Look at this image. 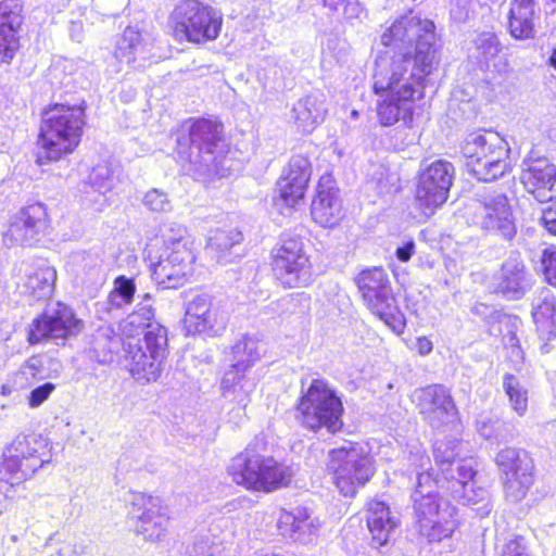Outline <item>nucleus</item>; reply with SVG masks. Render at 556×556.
Listing matches in <instances>:
<instances>
[{"label":"nucleus","instance_id":"1","mask_svg":"<svg viewBox=\"0 0 556 556\" xmlns=\"http://www.w3.org/2000/svg\"><path fill=\"white\" fill-rule=\"evenodd\" d=\"M434 29L431 20L409 12L382 34L381 43L393 46L377 56L372 74L375 93L386 92L377 104L382 126L412 124L415 100L422 97L425 78L435 62Z\"/></svg>","mask_w":556,"mask_h":556},{"label":"nucleus","instance_id":"2","mask_svg":"<svg viewBox=\"0 0 556 556\" xmlns=\"http://www.w3.org/2000/svg\"><path fill=\"white\" fill-rule=\"evenodd\" d=\"M84 108L54 104L42 114L38 137L37 162L59 161L72 153L80 142L85 125Z\"/></svg>","mask_w":556,"mask_h":556},{"label":"nucleus","instance_id":"3","mask_svg":"<svg viewBox=\"0 0 556 556\" xmlns=\"http://www.w3.org/2000/svg\"><path fill=\"white\" fill-rule=\"evenodd\" d=\"M435 481L429 471L418 472L414 502L415 521L419 533L429 542L448 538L457 527L456 508L439 495Z\"/></svg>","mask_w":556,"mask_h":556},{"label":"nucleus","instance_id":"4","mask_svg":"<svg viewBox=\"0 0 556 556\" xmlns=\"http://www.w3.org/2000/svg\"><path fill=\"white\" fill-rule=\"evenodd\" d=\"M510 149L506 140L492 130L468 134L462 153L468 160V172L480 181H492L510 170Z\"/></svg>","mask_w":556,"mask_h":556},{"label":"nucleus","instance_id":"5","mask_svg":"<svg viewBox=\"0 0 556 556\" xmlns=\"http://www.w3.org/2000/svg\"><path fill=\"white\" fill-rule=\"evenodd\" d=\"M343 410L341 399L327 380L313 379L306 389L302 382L296 412L303 427L315 432L326 429L336 433L343 427Z\"/></svg>","mask_w":556,"mask_h":556},{"label":"nucleus","instance_id":"6","mask_svg":"<svg viewBox=\"0 0 556 556\" xmlns=\"http://www.w3.org/2000/svg\"><path fill=\"white\" fill-rule=\"evenodd\" d=\"M233 482L248 490L271 492L288 486L293 471L290 467L255 453L251 447L236 455L228 466Z\"/></svg>","mask_w":556,"mask_h":556},{"label":"nucleus","instance_id":"7","mask_svg":"<svg viewBox=\"0 0 556 556\" xmlns=\"http://www.w3.org/2000/svg\"><path fill=\"white\" fill-rule=\"evenodd\" d=\"M51 458V447L46 438L20 434L3 450L0 477L11 485H18L50 464Z\"/></svg>","mask_w":556,"mask_h":556},{"label":"nucleus","instance_id":"8","mask_svg":"<svg viewBox=\"0 0 556 556\" xmlns=\"http://www.w3.org/2000/svg\"><path fill=\"white\" fill-rule=\"evenodd\" d=\"M467 223L480 230L510 240L517 232L513 207L506 193L483 188L465 207Z\"/></svg>","mask_w":556,"mask_h":556},{"label":"nucleus","instance_id":"9","mask_svg":"<svg viewBox=\"0 0 556 556\" xmlns=\"http://www.w3.org/2000/svg\"><path fill=\"white\" fill-rule=\"evenodd\" d=\"M327 470L333 483L345 497H352L374 476L372 457L366 447L349 442L328 453Z\"/></svg>","mask_w":556,"mask_h":556},{"label":"nucleus","instance_id":"10","mask_svg":"<svg viewBox=\"0 0 556 556\" xmlns=\"http://www.w3.org/2000/svg\"><path fill=\"white\" fill-rule=\"evenodd\" d=\"M367 307L395 333L404 331L406 320L397 308L388 275L381 267L363 270L357 279Z\"/></svg>","mask_w":556,"mask_h":556},{"label":"nucleus","instance_id":"11","mask_svg":"<svg viewBox=\"0 0 556 556\" xmlns=\"http://www.w3.org/2000/svg\"><path fill=\"white\" fill-rule=\"evenodd\" d=\"M173 31L177 40L202 42L215 39L222 27V14L198 0L180 2L173 13Z\"/></svg>","mask_w":556,"mask_h":556},{"label":"nucleus","instance_id":"12","mask_svg":"<svg viewBox=\"0 0 556 556\" xmlns=\"http://www.w3.org/2000/svg\"><path fill=\"white\" fill-rule=\"evenodd\" d=\"M273 270L276 278L287 288H301L312 281L308 256L300 238L283 237L274 250Z\"/></svg>","mask_w":556,"mask_h":556},{"label":"nucleus","instance_id":"13","mask_svg":"<svg viewBox=\"0 0 556 556\" xmlns=\"http://www.w3.org/2000/svg\"><path fill=\"white\" fill-rule=\"evenodd\" d=\"M83 324L71 307L63 303L49 305L28 326V342L38 344L46 341H64L80 332Z\"/></svg>","mask_w":556,"mask_h":556},{"label":"nucleus","instance_id":"14","mask_svg":"<svg viewBox=\"0 0 556 556\" xmlns=\"http://www.w3.org/2000/svg\"><path fill=\"white\" fill-rule=\"evenodd\" d=\"M128 515L135 523V530L148 541H157L165 535L169 522L168 507L159 496L141 492H130Z\"/></svg>","mask_w":556,"mask_h":556},{"label":"nucleus","instance_id":"15","mask_svg":"<svg viewBox=\"0 0 556 556\" xmlns=\"http://www.w3.org/2000/svg\"><path fill=\"white\" fill-rule=\"evenodd\" d=\"M454 174V165L444 160L431 163L420 174L415 199L424 215L431 216L446 202Z\"/></svg>","mask_w":556,"mask_h":556},{"label":"nucleus","instance_id":"16","mask_svg":"<svg viewBox=\"0 0 556 556\" xmlns=\"http://www.w3.org/2000/svg\"><path fill=\"white\" fill-rule=\"evenodd\" d=\"M504 476L506 497L511 502L521 501L533 483V460L522 448L505 447L495 458Z\"/></svg>","mask_w":556,"mask_h":556},{"label":"nucleus","instance_id":"17","mask_svg":"<svg viewBox=\"0 0 556 556\" xmlns=\"http://www.w3.org/2000/svg\"><path fill=\"white\" fill-rule=\"evenodd\" d=\"M194 261L193 245L187 247L185 243L163 249L157 262L150 264L151 277L163 289L178 288L192 273Z\"/></svg>","mask_w":556,"mask_h":556},{"label":"nucleus","instance_id":"18","mask_svg":"<svg viewBox=\"0 0 556 556\" xmlns=\"http://www.w3.org/2000/svg\"><path fill=\"white\" fill-rule=\"evenodd\" d=\"M50 218L47 206L35 202L22 207L12 218L4 233L8 244L31 245L48 233Z\"/></svg>","mask_w":556,"mask_h":556},{"label":"nucleus","instance_id":"19","mask_svg":"<svg viewBox=\"0 0 556 556\" xmlns=\"http://www.w3.org/2000/svg\"><path fill=\"white\" fill-rule=\"evenodd\" d=\"M477 470L475 462L459 463L457 477H451L445 490L452 498L464 506H470L476 514L483 518L491 511L490 493L485 488L476 485Z\"/></svg>","mask_w":556,"mask_h":556},{"label":"nucleus","instance_id":"20","mask_svg":"<svg viewBox=\"0 0 556 556\" xmlns=\"http://www.w3.org/2000/svg\"><path fill=\"white\" fill-rule=\"evenodd\" d=\"M477 470L475 462L459 463L457 477H451L445 490L452 498L464 506H470L476 514L483 518L491 511L490 493L485 488L476 485Z\"/></svg>","mask_w":556,"mask_h":556},{"label":"nucleus","instance_id":"21","mask_svg":"<svg viewBox=\"0 0 556 556\" xmlns=\"http://www.w3.org/2000/svg\"><path fill=\"white\" fill-rule=\"evenodd\" d=\"M15 283L29 303L49 299L54 290L56 270L46 261H23L15 267Z\"/></svg>","mask_w":556,"mask_h":556},{"label":"nucleus","instance_id":"22","mask_svg":"<svg viewBox=\"0 0 556 556\" xmlns=\"http://www.w3.org/2000/svg\"><path fill=\"white\" fill-rule=\"evenodd\" d=\"M188 332L219 336L226 328L227 315L206 293L194 295L186 305Z\"/></svg>","mask_w":556,"mask_h":556},{"label":"nucleus","instance_id":"23","mask_svg":"<svg viewBox=\"0 0 556 556\" xmlns=\"http://www.w3.org/2000/svg\"><path fill=\"white\" fill-rule=\"evenodd\" d=\"M417 408L432 428H440L456 418L453 397L444 386L432 384L415 391Z\"/></svg>","mask_w":556,"mask_h":556},{"label":"nucleus","instance_id":"24","mask_svg":"<svg viewBox=\"0 0 556 556\" xmlns=\"http://www.w3.org/2000/svg\"><path fill=\"white\" fill-rule=\"evenodd\" d=\"M222 130L220 124L206 118L193 121L189 127L191 163L203 167L202 172L207 176L214 172V149L220 140Z\"/></svg>","mask_w":556,"mask_h":556},{"label":"nucleus","instance_id":"25","mask_svg":"<svg viewBox=\"0 0 556 556\" xmlns=\"http://www.w3.org/2000/svg\"><path fill=\"white\" fill-rule=\"evenodd\" d=\"M154 313L151 306H143L140 311L129 314L121 324V334H116L111 328H102L96 336V350L116 353L124 341L137 340L144 334Z\"/></svg>","mask_w":556,"mask_h":556},{"label":"nucleus","instance_id":"26","mask_svg":"<svg viewBox=\"0 0 556 556\" xmlns=\"http://www.w3.org/2000/svg\"><path fill=\"white\" fill-rule=\"evenodd\" d=\"M456 441L454 440H442L435 441L433 445V456L435 465L440 470V476H433V469L428 468L430 459L424 454L420 448H417L415 453H412V463L416 469V477L418 472L429 471L432 473V480L435 481V485H440V489H444L448 484L451 477H457V465L459 463L473 462V459H456Z\"/></svg>","mask_w":556,"mask_h":556},{"label":"nucleus","instance_id":"27","mask_svg":"<svg viewBox=\"0 0 556 556\" xmlns=\"http://www.w3.org/2000/svg\"><path fill=\"white\" fill-rule=\"evenodd\" d=\"M311 174L312 166L306 156L299 154L290 159L277 184L279 198L287 206H294L303 199Z\"/></svg>","mask_w":556,"mask_h":556},{"label":"nucleus","instance_id":"28","mask_svg":"<svg viewBox=\"0 0 556 556\" xmlns=\"http://www.w3.org/2000/svg\"><path fill=\"white\" fill-rule=\"evenodd\" d=\"M312 218L323 227L336 226L342 217V204L339 191L329 175L323 176L311 205Z\"/></svg>","mask_w":556,"mask_h":556},{"label":"nucleus","instance_id":"29","mask_svg":"<svg viewBox=\"0 0 556 556\" xmlns=\"http://www.w3.org/2000/svg\"><path fill=\"white\" fill-rule=\"evenodd\" d=\"M256 381L247 371L229 368L222 379L223 396L237 404L230 414H233V424L239 425L245 417V407L250 403V395L255 390Z\"/></svg>","mask_w":556,"mask_h":556},{"label":"nucleus","instance_id":"30","mask_svg":"<svg viewBox=\"0 0 556 556\" xmlns=\"http://www.w3.org/2000/svg\"><path fill=\"white\" fill-rule=\"evenodd\" d=\"M18 0L0 2V63L10 62L18 48L17 29L22 25Z\"/></svg>","mask_w":556,"mask_h":556},{"label":"nucleus","instance_id":"31","mask_svg":"<svg viewBox=\"0 0 556 556\" xmlns=\"http://www.w3.org/2000/svg\"><path fill=\"white\" fill-rule=\"evenodd\" d=\"M123 364L138 382L151 383L161 377L164 358H151L138 343H123Z\"/></svg>","mask_w":556,"mask_h":556},{"label":"nucleus","instance_id":"32","mask_svg":"<svg viewBox=\"0 0 556 556\" xmlns=\"http://www.w3.org/2000/svg\"><path fill=\"white\" fill-rule=\"evenodd\" d=\"M527 191L541 203L556 199V167L545 161L531 164L521 176Z\"/></svg>","mask_w":556,"mask_h":556},{"label":"nucleus","instance_id":"33","mask_svg":"<svg viewBox=\"0 0 556 556\" xmlns=\"http://www.w3.org/2000/svg\"><path fill=\"white\" fill-rule=\"evenodd\" d=\"M399 526V518L382 501L372 500L367 505V527L376 547L386 545Z\"/></svg>","mask_w":556,"mask_h":556},{"label":"nucleus","instance_id":"34","mask_svg":"<svg viewBox=\"0 0 556 556\" xmlns=\"http://www.w3.org/2000/svg\"><path fill=\"white\" fill-rule=\"evenodd\" d=\"M496 291L508 300L521 298L528 287V274L518 256L508 257L495 277Z\"/></svg>","mask_w":556,"mask_h":556},{"label":"nucleus","instance_id":"35","mask_svg":"<svg viewBox=\"0 0 556 556\" xmlns=\"http://www.w3.org/2000/svg\"><path fill=\"white\" fill-rule=\"evenodd\" d=\"M326 113L325 94L314 92L300 99L293 105L291 118L300 131L309 134L324 121Z\"/></svg>","mask_w":556,"mask_h":556},{"label":"nucleus","instance_id":"36","mask_svg":"<svg viewBox=\"0 0 556 556\" xmlns=\"http://www.w3.org/2000/svg\"><path fill=\"white\" fill-rule=\"evenodd\" d=\"M152 46L153 42L148 33H140L134 27H127L117 40L114 55L119 62L127 64L137 60L146 61L153 56Z\"/></svg>","mask_w":556,"mask_h":556},{"label":"nucleus","instance_id":"37","mask_svg":"<svg viewBox=\"0 0 556 556\" xmlns=\"http://www.w3.org/2000/svg\"><path fill=\"white\" fill-rule=\"evenodd\" d=\"M532 317L542 340L556 337V298L548 290H542L532 302Z\"/></svg>","mask_w":556,"mask_h":556},{"label":"nucleus","instance_id":"38","mask_svg":"<svg viewBox=\"0 0 556 556\" xmlns=\"http://www.w3.org/2000/svg\"><path fill=\"white\" fill-rule=\"evenodd\" d=\"M277 528L282 536L302 541L314 532L316 525L306 508L296 507L291 511L280 510Z\"/></svg>","mask_w":556,"mask_h":556},{"label":"nucleus","instance_id":"39","mask_svg":"<svg viewBox=\"0 0 556 556\" xmlns=\"http://www.w3.org/2000/svg\"><path fill=\"white\" fill-rule=\"evenodd\" d=\"M501 50L502 46L497 36L492 31H482L471 40L469 56L475 59L481 67H493L501 72L506 66V62H496Z\"/></svg>","mask_w":556,"mask_h":556},{"label":"nucleus","instance_id":"40","mask_svg":"<svg viewBox=\"0 0 556 556\" xmlns=\"http://www.w3.org/2000/svg\"><path fill=\"white\" fill-rule=\"evenodd\" d=\"M534 13L533 0H514L511 2L508 21L511 37L517 40L534 38Z\"/></svg>","mask_w":556,"mask_h":556},{"label":"nucleus","instance_id":"41","mask_svg":"<svg viewBox=\"0 0 556 556\" xmlns=\"http://www.w3.org/2000/svg\"><path fill=\"white\" fill-rule=\"evenodd\" d=\"M167 330L160 324H154L148 326L144 334L137 340L124 341L123 343H138L142 348V352L144 354H149V356L153 359L155 357H161L166 359L168 350H167Z\"/></svg>","mask_w":556,"mask_h":556},{"label":"nucleus","instance_id":"42","mask_svg":"<svg viewBox=\"0 0 556 556\" xmlns=\"http://www.w3.org/2000/svg\"><path fill=\"white\" fill-rule=\"evenodd\" d=\"M232 355L230 368L247 371L261 358L260 343L253 338H243L233 345Z\"/></svg>","mask_w":556,"mask_h":556},{"label":"nucleus","instance_id":"43","mask_svg":"<svg viewBox=\"0 0 556 556\" xmlns=\"http://www.w3.org/2000/svg\"><path fill=\"white\" fill-rule=\"evenodd\" d=\"M503 389L513 410L523 416L528 409V388L516 376L506 374L503 378Z\"/></svg>","mask_w":556,"mask_h":556},{"label":"nucleus","instance_id":"44","mask_svg":"<svg viewBox=\"0 0 556 556\" xmlns=\"http://www.w3.org/2000/svg\"><path fill=\"white\" fill-rule=\"evenodd\" d=\"M135 293L136 285L134 279L121 275L113 281V289L109 294V303L113 307L121 308L132 302Z\"/></svg>","mask_w":556,"mask_h":556},{"label":"nucleus","instance_id":"45","mask_svg":"<svg viewBox=\"0 0 556 556\" xmlns=\"http://www.w3.org/2000/svg\"><path fill=\"white\" fill-rule=\"evenodd\" d=\"M116 180L114 170L106 164L94 166L89 175L91 188L101 194L110 192L115 187Z\"/></svg>","mask_w":556,"mask_h":556},{"label":"nucleus","instance_id":"46","mask_svg":"<svg viewBox=\"0 0 556 556\" xmlns=\"http://www.w3.org/2000/svg\"><path fill=\"white\" fill-rule=\"evenodd\" d=\"M242 240V233L236 228L216 229L211 232L207 241L210 249L224 252Z\"/></svg>","mask_w":556,"mask_h":556},{"label":"nucleus","instance_id":"47","mask_svg":"<svg viewBox=\"0 0 556 556\" xmlns=\"http://www.w3.org/2000/svg\"><path fill=\"white\" fill-rule=\"evenodd\" d=\"M142 204L153 213H168L173 208L168 194L162 189L153 188L146 192Z\"/></svg>","mask_w":556,"mask_h":556},{"label":"nucleus","instance_id":"48","mask_svg":"<svg viewBox=\"0 0 556 556\" xmlns=\"http://www.w3.org/2000/svg\"><path fill=\"white\" fill-rule=\"evenodd\" d=\"M163 249H170L175 248V245L185 244L187 247L193 245V241L191 237L188 235L187 229L177 224H170L168 225L163 233Z\"/></svg>","mask_w":556,"mask_h":556},{"label":"nucleus","instance_id":"49","mask_svg":"<svg viewBox=\"0 0 556 556\" xmlns=\"http://www.w3.org/2000/svg\"><path fill=\"white\" fill-rule=\"evenodd\" d=\"M188 556H220V546L208 536L197 538L188 549Z\"/></svg>","mask_w":556,"mask_h":556},{"label":"nucleus","instance_id":"50","mask_svg":"<svg viewBox=\"0 0 556 556\" xmlns=\"http://www.w3.org/2000/svg\"><path fill=\"white\" fill-rule=\"evenodd\" d=\"M497 556H529L526 540L521 535H515L502 545Z\"/></svg>","mask_w":556,"mask_h":556},{"label":"nucleus","instance_id":"51","mask_svg":"<svg viewBox=\"0 0 556 556\" xmlns=\"http://www.w3.org/2000/svg\"><path fill=\"white\" fill-rule=\"evenodd\" d=\"M342 13L344 18L352 24L362 22L367 16L365 8L358 0H344Z\"/></svg>","mask_w":556,"mask_h":556},{"label":"nucleus","instance_id":"52","mask_svg":"<svg viewBox=\"0 0 556 556\" xmlns=\"http://www.w3.org/2000/svg\"><path fill=\"white\" fill-rule=\"evenodd\" d=\"M542 264L546 281L556 287V249L544 251Z\"/></svg>","mask_w":556,"mask_h":556},{"label":"nucleus","instance_id":"53","mask_svg":"<svg viewBox=\"0 0 556 556\" xmlns=\"http://www.w3.org/2000/svg\"><path fill=\"white\" fill-rule=\"evenodd\" d=\"M55 386L52 382H46L34 390L28 396V405L31 408L40 406L54 391Z\"/></svg>","mask_w":556,"mask_h":556},{"label":"nucleus","instance_id":"54","mask_svg":"<svg viewBox=\"0 0 556 556\" xmlns=\"http://www.w3.org/2000/svg\"><path fill=\"white\" fill-rule=\"evenodd\" d=\"M540 220L551 235L556 236V203L542 211Z\"/></svg>","mask_w":556,"mask_h":556},{"label":"nucleus","instance_id":"55","mask_svg":"<svg viewBox=\"0 0 556 556\" xmlns=\"http://www.w3.org/2000/svg\"><path fill=\"white\" fill-rule=\"evenodd\" d=\"M470 10L467 0H456L451 8V18L457 23H464L469 18Z\"/></svg>","mask_w":556,"mask_h":556},{"label":"nucleus","instance_id":"56","mask_svg":"<svg viewBox=\"0 0 556 556\" xmlns=\"http://www.w3.org/2000/svg\"><path fill=\"white\" fill-rule=\"evenodd\" d=\"M414 253H415V242L413 240L406 241L403 245L399 247L395 251V255L401 262H408Z\"/></svg>","mask_w":556,"mask_h":556},{"label":"nucleus","instance_id":"57","mask_svg":"<svg viewBox=\"0 0 556 556\" xmlns=\"http://www.w3.org/2000/svg\"><path fill=\"white\" fill-rule=\"evenodd\" d=\"M416 349L420 355L426 356L432 352L433 344L427 337H419L416 341Z\"/></svg>","mask_w":556,"mask_h":556},{"label":"nucleus","instance_id":"58","mask_svg":"<svg viewBox=\"0 0 556 556\" xmlns=\"http://www.w3.org/2000/svg\"><path fill=\"white\" fill-rule=\"evenodd\" d=\"M509 358L511 362H514L516 365L522 363L523 361V353L520 346H515L509 352Z\"/></svg>","mask_w":556,"mask_h":556},{"label":"nucleus","instance_id":"59","mask_svg":"<svg viewBox=\"0 0 556 556\" xmlns=\"http://www.w3.org/2000/svg\"><path fill=\"white\" fill-rule=\"evenodd\" d=\"M505 346L511 350L515 346H520L519 341L514 332H508L507 336L504 337Z\"/></svg>","mask_w":556,"mask_h":556},{"label":"nucleus","instance_id":"60","mask_svg":"<svg viewBox=\"0 0 556 556\" xmlns=\"http://www.w3.org/2000/svg\"><path fill=\"white\" fill-rule=\"evenodd\" d=\"M478 431L485 439H491L493 437L492 428L486 426L484 422L478 424Z\"/></svg>","mask_w":556,"mask_h":556},{"label":"nucleus","instance_id":"61","mask_svg":"<svg viewBox=\"0 0 556 556\" xmlns=\"http://www.w3.org/2000/svg\"><path fill=\"white\" fill-rule=\"evenodd\" d=\"M324 2V5L326 8H328L329 10L331 11H338L339 9V5L343 2L344 3V0H323Z\"/></svg>","mask_w":556,"mask_h":556},{"label":"nucleus","instance_id":"62","mask_svg":"<svg viewBox=\"0 0 556 556\" xmlns=\"http://www.w3.org/2000/svg\"><path fill=\"white\" fill-rule=\"evenodd\" d=\"M548 64L556 70V48L553 50L548 59Z\"/></svg>","mask_w":556,"mask_h":556},{"label":"nucleus","instance_id":"63","mask_svg":"<svg viewBox=\"0 0 556 556\" xmlns=\"http://www.w3.org/2000/svg\"><path fill=\"white\" fill-rule=\"evenodd\" d=\"M49 556H65L62 549L56 551L55 553H52Z\"/></svg>","mask_w":556,"mask_h":556},{"label":"nucleus","instance_id":"64","mask_svg":"<svg viewBox=\"0 0 556 556\" xmlns=\"http://www.w3.org/2000/svg\"><path fill=\"white\" fill-rule=\"evenodd\" d=\"M541 349H542V351H543V352H548V350H547V344H546V343H545V344H543Z\"/></svg>","mask_w":556,"mask_h":556}]
</instances>
